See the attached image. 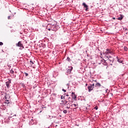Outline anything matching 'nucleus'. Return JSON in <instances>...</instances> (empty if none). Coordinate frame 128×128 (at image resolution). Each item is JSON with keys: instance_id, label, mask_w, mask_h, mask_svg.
Wrapping results in <instances>:
<instances>
[{"instance_id": "obj_1", "label": "nucleus", "mask_w": 128, "mask_h": 128, "mask_svg": "<svg viewBox=\"0 0 128 128\" xmlns=\"http://www.w3.org/2000/svg\"><path fill=\"white\" fill-rule=\"evenodd\" d=\"M58 28H60V26H58V25L56 24H52L51 30L56 32Z\"/></svg>"}, {"instance_id": "obj_2", "label": "nucleus", "mask_w": 128, "mask_h": 128, "mask_svg": "<svg viewBox=\"0 0 128 128\" xmlns=\"http://www.w3.org/2000/svg\"><path fill=\"white\" fill-rule=\"evenodd\" d=\"M68 68L66 69V76L70 74V73L72 71V70H74V68L72 67V66H68Z\"/></svg>"}, {"instance_id": "obj_3", "label": "nucleus", "mask_w": 128, "mask_h": 128, "mask_svg": "<svg viewBox=\"0 0 128 128\" xmlns=\"http://www.w3.org/2000/svg\"><path fill=\"white\" fill-rule=\"evenodd\" d=\"M10 95L7 94L6 96L4 97V100H5V104H10Z\"/></svg>"}, {"instance_id": "obj_4", "label": "nucleus", "mask_w": 128, "mask_h": 128, "mask_svg": "<svg viewBox=\"0 0 128 128\" xmlns=\"http://www.w3.org/2000/svg\"><path fill=\"white\" fill-rule=\"evenodd\" d=\"M94 84H90L88 86V92H92V90H94Z\"/></svg>"}, {"instance_id": "obj_5", "label": "nucleus", "mask_w": 128, "mask_h": 128, "mask_svg": "<svg viewBox=\"0 0 128 128\" xmlns=\"http://www.w3.org/2000/svg\"><path fill=\"white\" fill-rule=\"evenodd\" d=\"M108 60L110 66H112V63L114 62V58H112V56H110L109 58L108 59Z\"/></svg>"}, {"instance_id": "obj_6", "label": "nucleus", "mask_w": 128, "mask_h": 128, "mask_svg": "<svg viewBox=\"0 0 128 128\" xmlns=\"http://www.w3.org/2000/svg\"><path fill=\"white\" fill-rule=\"evenodd\" d=\"M82 6H83L84 8H86V12H88V6L86 2H83Z\"/></svg>"}, {"instance_id": "obj_7", "label": "nucleus", "mask_w": 128, "mask_h": 128, "mask_svg": "<svg viewBox=\"0 0 128 128\" xmlns=\"http://www.w3.org/2000/svg\"><path fill=\"white\" fill-rule=\"evenodd\" d=\"M16 46H18V48H24V45L22 44V42L20 41L16 44Z\"/></svg>"}, {"instance_id": "obj_8", "label": "nucleus", "mask_w": 128, "mask_h": 128, "mask_svg": "<svg viewBox=\"0 0 128 128\" xmlns=\"http://www.w3.org/2000/svg\"><path fill=\"white\" fill-rule=\"evenodd\" d=\"M100 62L99 63V64H104V66H108V63L106 62V60H104V59L101 60Z\"/></svg>"}, {"instance_id": "obj_9", "label": "nucleus", "mask_w": 128, "mask_h": 128, "mask_svg": "<svg viewBox=\"0 0 128 128\" xmlns=\"http://www.w3.org/2000/svg\"><path fill=\"white\" fill-rule=\"evenodd\" d=\"M70 96H71V97L74 100H76V95L74 92H72V94H70Z\"/></svg>"}, {"instance_id": "obj_10", "label": "nucleus", "mask_w": 128, "mask_h": 128, "mask_svg": "<svg viewBox=\"0 0 128 128\" xmlns=\"http://www.w3.org/2000/svg\"><path fill=\"white\" fill-rule=\"evenodd\" d=\"M67 100L68 101V102H70V104H72V102H74V100L71 96V95L70 96L68 97V98H67Z\"/></svg>"}, {"instance_id": "obj_11", "label": "nucleus", "mask_w": 128, "mask_h": 128, "mask_svg": "<svg viewBox=\"0 0 128 128\" xmlns=\"http://www.w3.org/2000/svg\"><path fill=\"white\" fill-rule=\"evenodd\" d=\"M12 84V81L10 80H8V81L6 82V86L8 88H10V84Z\"/></svg>"}, {"instance_id": "obj_12", "label": "nucleus", "mask_w": 128, "mask_h": 128, "mask_svg": "<svg viewBox=\"0 0 128 128\" xmlns=\"http://www.w3.org/2000/svg\"><path fill=\"white\" fill-rule=\"evenodd\" d=\"M46 28L49 31L52 30V24H48L46 26Z\"/></svg>"}, {"instance_id": "obj_13", "label": "nucleus", "mask_w": 128, "mask_h": 128, "mask_svg": "<svg viewBox=\"0 0 128 128\" xmlns=\"http://www.w3.org/2000/svg\"><path fill=\"white\" fill-rule=\"evenodd\" d=\"M94 86H95V88H100V86H102V84H100V82H97L95 84V86L94 85Z\"/></svg>"}, {"instance_id": "obj_14", "label": "nucleus", "mask_w": 128, "mask_h": 128, "mask_svg": "<svg viewBox=\"0 0 128 128\" xmlns=\"http://www.w3.org/2000/svg\"><path fill=\"white\" fill-rule=\"evenodd\" d=\"M124 15L122 14H120V16L118 17V18H116V20H122V18H124Z\"/></svg>"}, {"instance_id": "obj_15", "label": "nucleus", "mask_w": 128, "mask_h": 128, "mask_svg": "<svg viewBox=\"0 0 128 128\" xmlns=\"http://www.w3.org/2000/svg\"><path fill=\"white\" fill-rule=\"evenodd\" d=\"M116 58L118 60V62L120 64H122V62H124V60H122L120 58H118V57H116Z\"/></svg>"}, {"instance_id": "obj_16", "label": "nucleus", "mask_w": 128, "mask_h": 128, "mask_svg": "<svg viewBox=\"0 0 128 128\" xmlns=\"http://www.w3.org/2000/svg\"><path fill=\"white\" fill-rule=\"evenodd\" d=\"M52 118H56V116H51L50 115H48L47 116V118H48L49 120H52Z\"/></svg>"}, {"instance_id": "obj_17", "label": "nucleus", "mask_w": 128, "mask_h": 128, "mask_svg": "<svg viewBox=\"0 0 128 128\" xmlns=\"http://www.w3.org/2000/svg\"><path fill=\"white\" fill-rule=\"evenodd\" d=\"M78 104H72V106H74V108H78Z\"/></svg>"}, {"instance_id": "obj_18", "label": "nucleus", "mask_w": 128, "mask_h": 128, "mask_svg": "<svg viewBox=\"0 0 128 128\" xmlns=\"http://www.w3.org/2000/svg\"><path fill=\"white\" fill-rule=\"evenodd\" d=\"M66 60H67V62H72V60H70V58L68 56L67 57Z\"/></svg>"}, {"instance_id": "obj_19", "label": "nucleus", "mask_w": 128, "mask_h": 128, "mask_svg": "<svg viewBox=\"0 0 128 128\" xmlns=\"http://www.w3.org/2000/svg\"><path fill=\"white\" fill-rule=\"evenodd\" d=\"M68 102L66 101V100H65L64 102V106H68V104H70V103H68Z\"/></svg>"}, {"instance_id": "obj_20", "label": "nucleus", "mask_w": 128, "mask_h": 128, "mask_svg": "<svg viewBox=\"0 0 128 128\" xmlns=\"http://www.w3.org/2000/svg\"><path fill=\"white\" fill-rule=\"evenodd\" d=\"M124 49L125 52H128V47L125 46H124Z\"/></svg>"}, {"instance_id": "obj_21", "label": "nucleus", "mask_w": 128, "mask_h": 128, "mask_svg": "<svg viewBox=\"0 0 128 128\" xmlns=\"http://www.w3.org/2000/svg\"><path fill=\"white\" fill-rule=\"evenodd\" d=\"M10 72L12 74H14V71L12 70H10Z\"/></svg>"}, {"instance_id": "obj_22", "label": "nucleus", "mask_w": 128, "mask_h": 128, "mask_svg": "<svg viewBox=\"0 0 128 128\" xmlns=\"http://www.w3.org/2000/svg\"><path fill=\"white\" fill-rule=\"evenodd\" d=\"M64 114H68V110H63Z\"/></svg>"}, {"instance_id": "obj_23", "label": "nucleus", "mask_w": 128, "mask_h": 128, "mask_svg": "<svg viewBox=\"0 0 128 128\" xmlns=\"http://www.w3.org/2000/svg\"><path fill=\"white\" fill-rule=\"evenodd\" d=\"M34 64V62L32 60H30V66H32Z\"/></svg>"}, {"instance_id": "obj_24", "label": "nucleus", "mask_w": 128, "mask_h": 128, "mask_svg": "<svg viewBox=\"0 0 128 128\" xmlns=\"http://www.w3.org/2000/svg\"><path fill=\"white\" fill-rule=\"evenodd\" d=\"M20 86H22L23 88H24V86H25L24 84V83H20Z\"/></svg>"}, {"instance_id": "obj_25", "label": "nucleus", "mask_w": 128, "mask_h": 128, "mask_svg": "<svg viewBox=\"0 0 128 128\" xmlns=\"http://www.w3.org/2000/svg\"><path fill=\"white\" fill-rule=\"evenodd\" d=\"M42 46L44 48H46V44H42Z\"/></svg>"}, {"instance_id": "obj_26", "label": "nucleus", "mask_w": 128, "mask_h": 128, "mask_svg": "<svg viewBox=\"0 0 128 128\" xmlns=\"http://www.w3.org/2000/svg\"><path fill=\"white\" fill-rule=\"evenodd\" d=\"M103 54H104L106 55V54H110V53H108V51H106L105 52H104Z\"/></svg>"}, {"instance_id": "obj_27", "label": "nucleus", "mask_w": 128, "mask_h": 128, "mask_svg": "<svg viewBox=\"0 0 128 128\" xmlns=\"http://www.w3.org/2000/svg\"><path fill=\"white\" fill-rule=\"evenodd\" d=\"M24 74L26 76H28V74L26 72H24Z\"/></svg>"}, {"instance_id": "obj_28", "label": "nucleus", "mask_w": 128, "mask_h": 128, "mask_svg": "<svg viewBox=\"0 0 128 128\" xmlns=\"http://www.w3.org/2000/svg\"><path fill=\"white\" fill-rule=\"evenodd\" d=\"M106 52H108L109 54H110V52H111V51H112V50H110V49H108V48L106 49Z\"/></svg>"}, {"instance_id": "obj_29", "label": "nucleus", "mask_w": 128, "mask_h": 128, "mask_svg": "<svg viewBox=\"0 0 128 128\" xmlns=\"http://www.w3.org/2000/svg\"><path fill=\"white\" fill-rule=\"evenodd\" d=\"M94 110H98V106H96L94 108Z\"/></svg>"}, {"instance_id": "obj_30", "label": "nucleus", "mask_w": 128, "mask_h": 128, "mask_svg": "<svg viewBox=\"0 0 128 128\" xmlns=\"http://www.w3.org/2000/svg\"><path fill=\"white\" fill-rule=\"evenodd\" d=\"M64 98H65L64 96H62L60 98H61V100H62L63 98L64 99Z\"/></svg>"}, {"instance_id": "obj_31", "label": "nucleus", "mask_w": 128, "mask_h": 128, "mask_svg": "<svg viewBox=\"0 0 128 128\" xmlns=\"http://www.w3.org/2000/svg\"><path fill=\"white\" fill-rule=\"evenodd\" d=\"M109 54H114V52L112 51L109 52Z\"/></svg>"}, {"instance_id": "obj_32", "label": "nucleus", "mask_w": 128, "mask_h": 128, "mask_svg": "<svg viewBox=\"0 0 128 128\" xmlns=\"http://www.w3.org/2000/svg\"><path fill=\"white\" fill-rule=\"evenodd\" d=\"M62 92H66V90H64V89H62Z\"/></svg>"}, {"instance_id": "obj_33", "label": "nucleus", "mask_w": 128, "mask_h": 128, "mask_svg": "<svg viewBox=\"0 0 128 128\" xmlns=\"http://www.w3.org/2000/svg\"><path fill=\"white\" fill-rule=\"evenodd\" d=\"M64 94L66 96H70V94H68V93L67 94L65 93Z\"/></svg>"}, {"instance_id": "obj_34", "label": "nucleus", "mask_w": 128, "mask_h": 128, "mask_svg": "<svg viewBox=\"0 0 128 128\" xmlns=\"http://www.w3.org/2000/svg\"><path fill=\"white\" fill-rule=\"evenodd\" d=\"M66 86H68V88H70V84H66Z\"/></svg>"}, {"instance_id": "obj_35", "label": "nucleus", "mask_w": 128, "mask_h": 128, "mask_svg": "<svg viewBox=\"0 0 128 128\" xmlns=\"http://www.w3.org/2000/svg\"><path fill=\"white\" fill-rule=\"evenodd\" d=\"M66 86H68V88H70V84H66Z\"/></svg>"}, {"instance_id": "obj_36", "label": "nucleus", "mask_w": 128, "mask_h": 128, "mask_svg": "<svg viewBox=\"0 0 128 128\" xmlns=\"http://www.w3.org/2000/svg\"><path fill=\"white\" fill-rule=\"evenodd\" d=\"M0 46H4V43L2 42H0Z\"/></svg>"}, {"instance_id": "obj_37", "label": "nucleus", "mask_w": 128, "mask_h": 128, "mask_svg": "<svg viewBox=\"0 0 128 128\" xmlns=\"http://www.w3.org/2000/svg\"><path fill=\"white\" fill-rule=\"evenodd\" d=\"M73 110L74 112H76V108H74Z\"/></svg>"}, {"instance_id": "obj_38", "label": "nucleus", "mask_w": 128, "mask_h": 128, "mask_svg": "<svg viewBox=\"0 0 128 128\" xmlns=\"http://www.w3.org/2000/svg\"><path fill=\"white\" fill-rule=\"evenodd\" d=\"M8 20H10V16H8Z\"/></svg>"}, {"instance_id": "obj_39", "label": "nucleus", "mask_w": 128, "mask_h": 128, "mask_svg": "<svg viewBox=\"0 0 128 128\" xmlns=\"http://www.w3.org/2000/svg\"><path fill=\"white\" fill-rule=\"evenodd\" d=\"M108 58H109V57H108V56H104V58H108Z\"/></svg>"}, {"instance_id": "obj_40", "label": "nucleus", "mask_w": 128, "mask_h": 128, "mask_svg": "<svg viewBox=\"0 0 128 128\" xmlns=\"http://www.w3.org/2000/svg\"><path fill=\"white\" fill-rule=\"evenodd\" d=\"M67 106L66 107V108H68H68H70V106H68H68Z\"/></svg>"}, {"instance_id": "obj_41", "label": "nucleus", "mask_w": 128, "mask_h": 128, "mask_svg": "<svg viewBox=\"0 0 128 128\" xmlns=\"http://www.w3.org/2000/svg\"><path fill=\"white\" fill-rule=\"evenodd\" d=\"M65 100H62V102H63V104L64 103Z\"/></svg>"}, {"instance_id": "obj_42", "label": "nucleus", "mask_w": 128, "mask_h": 128, "mask_svg": "<svg viewBox=\"0 0 128 128\" xmlns=\"http://www.w3.org/2000/svg\"><path fill=\"white\" fill-rule=\"evenodd\" d=\"M112 20H116V18L113 17V18H112Z\"/></svg>"}, {"instance_id": "obj_43", "label": "nucleus", "mask_w": 128, "mask_h": 128, "mask_svg": "<svg viewBox=\"0 0 128 128\" xmlns=\"http://www.w3.org/2000/svg\"><path fill=\"white\" fill-rule=\"evenodd\" d=\"M76 126H80V125H79V124H76Z\"/></svg>"}, {"instance_id": "obj_44", "label": "nucleus", "mask_w": 128, "mask_h": 128, "mask_svg": "<svg viewBox=\"0 0 128 128\" xmlns=\"http://www.w3.org/2000/svg\"><path fill=\"white\" fill-rule=\"evenodd\" d=\"M16 116V114H14V116Z\"/></svg>"}, {"instance_id": "obj_45", "label": "nucleus", "mask_w": 128, "mask_h": 128, "mask_svg": "<svg viewBox=\"0 0 128 128\" xmlns=\"http://www.w3.org/2000/svg\"><path fill=\"white\" fill-rule=\"evenodd\" d=\"M2 52H4V50H2Z\"/></svg>"}, {"instance_id": "obj_46", "label": "nucleus", "mask_w": 128, "mask_h": 128, "mask_svg": "<svg viewBox=\"0 0 128 128\" xmlns=\"http://www.w3.org/2000/svg\"><path fill=\"white\" fill-rule=\"evenodd\" d=\"M60 118H62V115H60Z\"/></svg>"}, {"instance_id": "obj_47", "label": "nucleus", "mask_w": 128, "mask_h": 128, "mask_svg": "<svg viewBox=\"0 0 128 128\" xmlns=\"http://www.w3.org/2000/svg\"><path fill=\"white\" fill-rule=\"evenodd\" d=\"M86 86H88V84H86Z\"/></svg>"}, {"instance_id": "obj_48", "label": "nucleus", "mask_w": 128, "mask_h": 128, "mask_svg": "<svg viewBox=\"0 0 128 128\" xmlns=\"http://www.w3.org/2000/svg\"><path fill=\"white\" fill-rule=\"evenodd\" d=\"M20 50H22V48H20Z\"/></svg>"}, {"instance_id": "obj_49", "label": "nucleus", "mask_w": 128, "mask_h": 128, "mask_svg": "<svg viewBox=\"0 0 128 128\" xmlns=\"http://www.w3.org/2000/svg\"><path fill=\"white\" fill-rule=\"evenodd\" d=\"M95 82H96V80Z\"/></svg>"}, {"instance_id": "obj_50", "label": "nucleus", "mask_w": 128, "mask_h": 128, "mask_svg": "<svg viewBox=\"0 0 128 128\" xmlns=\"http://www.w3.org/2000/svg\"><path fill=\"white\" fill-rule=\"evenodd\" d=\"M28 30H26V32Z\"/></svg>"}, {"instance_id": "obj_51", "label": "nucleus", "mask_w": 128, "mask_h": 128, "mask_svg": "<svg viewBox=\"0 0 128 128\" xmlns=\"http://www.w3.org/2000/svg\"><path fill=\"white\" fill-rule=\"evenodd\" d=\"M28 30H26V32Z\"/></svg>"}]
</instances>
